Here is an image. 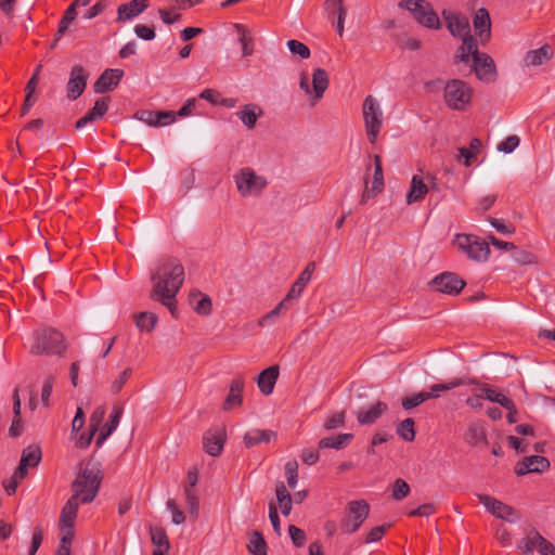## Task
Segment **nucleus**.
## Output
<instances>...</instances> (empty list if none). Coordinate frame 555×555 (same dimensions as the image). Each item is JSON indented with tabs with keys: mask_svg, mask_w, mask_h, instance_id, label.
<instances>
[{
	"mask_svg": "<svg viewBox=\"0 0 555 555\" xmlns=\"http://www.w3.org/2000/svg\"><path fill=\"white\" fill-rule=\"evenodd\" d=\"M553 55L552 49L548 44H544L539 49L530 50L525 56L527 66H540L547 62Z\"/></svg>",
	"mask_w": 555,
	"mask_h": 555,
	"instance_id": "obj_32",
	"label": "nucleus"
},
{
	"mask_svg": "<svg viewBox=\"0 0 555 555\" xmlns=\"http://www.w3.org/2000/svg\"><path fill=\"white\" fill-rule=\"evenodd\" d=\"M275 495H276L279 505H283V504L293 502V498H292L289 491L287 490L286 486L282 481H279L275 485Z\"/></svg>",
	"mask_w": 555,
	"mask_h": 555,
	"instance_id": "obj_56",
	"label": "nucleus"
},
{
	"mask_svg": "<svg viewBox=\"0 0 555 555\" xmlns=\"http://www.w3.org/2000/svg\"><path fill=\"white\" fill-rule=\"evenodd\" d=\"M324 5L330 14L346 15L343 0H326Z\"/></svg>",
	"mask_w": 555,
	"mask_h": 555,
	"instance_id": "obj_62",
	"label": "nucleus"
},
{
	"mask_svg": "<svg viewBox=\"0 0 555 555\" xmlns=\"http://www.w3.org/2000/svg\"><path fill=\"white\" fill-rule=\"evenodd\" d=\"M414 425L413 418H405L397 426V435L404 441L412 442L415 439Z\"/></svg>",
	"mask_w": 555,
	"mask_h": 555,
	"instance_id": "obj_44",
	"label": "nucleus"
},
{
	"mask_svg": "<svg viewBox=\"0 0 555 555\" xmlns=\"http://www.w3.org/2000/svg\"><path fill=\"white\" fill-rule=\"evenodd\" d=\"M184 494L188 505V512L193 519H197L199 513V501L194 489L184 487Z\"/></svg>",
	"mask_w": 555,
	"mask_h": 555,
	"instance_id": "obj_46",
	"label": "nucleus"
},
{
	"mask_svg": "<svg viewBox=\"0 0 555 555\" xmlns=\"http://www.w3.org/2000/svg\"><path fill=\"white\" fill-rule=\"evenodd\" d=\"M102 478L99 464L91 465L88 462L83 466V463H80L77 476L72 482V496L78 499L82 504L91 503L98 495Z\"/></svg>",
	"mask_w": 555,
	"mask_h": 555,
	"instance_id": "obj_2",
	"label": "nucleus"
},
{
	"mask_svg": "<svg viewBox=\"0 0 555 555\" xmlns=\"http://www.w3.org/2000/svg\"><path fill=\"white\" fill-rule=\"evenodd\" d=\"M475 34L480 38L482 44L491 38V18L486 8H479L473 17Z\"/></svg>",
	"mask_w": 555,
	"mask_h": 555,
	"instance_id": "obj_18",
	"label": "nucleus"
},
{
	"mask_svg": "<svg viewBox=\"0 0 555 555\" xmlns=\"http://www.w3.org/2000/svg\"><path fill=\"white\" fill-rule=\"evenodd\" d=\"M189 301L193 305V309L201 315H209L211 313V299L207 295H203L199 291H191Z\"/></svg>",
	"mask_w": 555,
	"mask_h": 555,
	"instance_id": "obj_31",
	"label": "nucleus"
},
{
	"mask_svg": "<svg viewBox=\"0 0 555 555\" xmlns=\"http://www.w3.org/2000/svg\"><path fill=\"white\" fill-rule=\"evenodd\" d=\"M479 53L476 38L474 36H467V38L463 39L462 46L454 55V63H468L470 57L474 61Z\"/></svg>",
	"mask_w": 555,
	"mask_h": 555,
	"instance_id": "obj_23",
	"label": "nucleus"
},
{
	"mask_svg": "<svg viewBox=\"0 0 555 555\" xmlns=\"http://www.w3.org/2000/svg\"><path fill=\"white\" fill-rule=\"evenodd\" d=\"M167 508L172 513V522L175 525H181L185 521L184 513L178 507L175 500L170 499L167 501Z\"/></svg>",
	"mask_w": 555,
	"mask_h": 555,
	"instance_id": "obj_59",
	"label": "nucleus"
},
{
	"mask_svg": "<svg viewBox=\"0 0 555 555\" xmlns=\"http://www.w3.org/2000/svg\"><path fill=\"white\" fill-rule=\"evenodd\" d=\"M287 47L293 54L299 55L304 60L310 57L311 53H310V49L308 48V46L298 40H295V39L288 40Z\"/></svg>",
	"mask_w": 555,
	"mask_h": 555,
	"instance_id": "obj_50",
	"label": "nucleus"
},
{
	"mask_svg": "<svg viewBox=\"0 0 555 555\" xmlns=\"http://www.w3.org/2000/svg\"><path fill=\"white\" fill-rule=\"evenodd\" d=\"M262 114L263 111L258 105L245 104L236 113V116L247 127V129H253L256 126L258 118L262 116Z\"/></svg>",
	"mask_w": 555,
	"mask_h": 555,
	"instance_id": "obj_29",
	"label": "nucleus"
},
{
	"mask_svg": "<svg viewBox=\"0 0 555 555\" xmlns=\"http://www.w3.org/2000/svg\"><path fill=\"white\" fill-rule=\"evenodd\" d=\"M365 131L369 141L374 144L383 126V112L378 101L367 95L362 105Z\"/></svg>",
	"mask_w": 555,
	"mask_h": 555,
	"instance_id": "obj_5",
	"label": "nucleus"
},
{
	"mask_svg": "<svg viewBox=\"0 0 555 555\" xmlns=\"http://www.w3.org/2000/svg\"><path fill=\"white\" fill-rule=\"evenodd\" d=\"M477 385H480V388H479L480 392H478L477 390H474V393L477 398H486L487 400H489L491 402L499 403L503 408H508V405L509 406L512 405V400L509 398H507L504 395H502L501 392H498L496 390L492 389L489 385L480 384L479 382Z\"/></svg>",
	"mask_w": 555,
	"mask_h": 555,
	"instance_id": "obj_30",
	"label": "nucleus"
},
{
	"mask_svg": "<svg viewBox=\"0 0 555 555\" xmlns=\"http://www.w3.org/2000/svg\"><path fill=\"white\" fill-rule=\"evenodd\" d=\"M67 349L64 335L55 328L47 327L35 333L30 347L33 354H62Z\"/></svg>",
	"mask_w": 555,
	"mask_h": 555,
	"instance_id": "obj_3",
	"label": "nucleus"
},
{
	"mask_svg": "<svg viewBox=\"0 0 555 555\" xmlns=\"http://www.w3.org/2000/svg\"><path fill=\"white\" fill-rule=\"evenodd\" d=\"M480 147L481 140L478 138H473L469 142V147L462 146L457 149L459 155L456 156V159L459 162L463 159L464 165L469 167L472 165V159L476 158Z\"/></svg>",
	"mask_w": 555,
	"mask_h": 555,
	"instance_id": "obj_34",
	"label": "nucleus"
},
{
	"mask_svg": "<svg viewBox=\"0 0 555 555\" xmlns=\"http://www.w3.org/2000/svg\"><path fill=\"white\" fill-rule=\"evenodd\" d=\"M134 33L139 38L146 40V41L153 40L156 36V34L152 27L146 26V25H141V24H138L134 27Z\"/></svg>",
	"mask_w": 555,
	"mask_h": 555,
	"instance_id": "obj_64",
	"label": "nucleus"
},
{
	"mask_svg": "<svg viewBox=\"0 0 555 555\" xmlns=\"http://www.w3.org/2000/svg\"><path fill=\"white\" fill-rule=\"evenodd\" d=\"M370 505L365 500H356L348 503L347 515L341 520L340 529L345 533L356 532L367 518Z\"/></svg>",
	"mask_w": 555,
	"mask_h": 555,
	"instance_id": "obj_9",
	"label": "nucleus"
},
{
	"mask_svg": "<svg viewBox=\"0 0 555 555\" xmlns=\"http://www.w3.org/2000/svg\"><path fill=\"white\" fill-rule=\"evenodd\" d=\"M352 438H353L352 434H339L336 437H325L319 441V448L320 449L332 448V449L340 450V449H344L345 447H347V444L351 441Z\"/></svg>",
	"mask_w": 555,
	"mask_h": 555,
	"instance_id": "obj_37",
	"label": "nucleus"
},
{
	"mask_svg": "<svg viewBox=\"0 0 555 555\" xmlns=\"http://www.w3.org/2000/svg\"><path fill=\"white\" fill-rule=\"evenodd\" d=\"M109 102L111 99L108 96L100 98L95 101L94 106L90 111L95 117H98V119H100L106 114Z\"/></svg>",
	"mask_w": 555,
	"mask_h": 555,
	"instance_id": "obj_55",
	"label": "nucleus"
},
{
	"mask_svg": "<svg viewBox=\"0 0 555 555\" xmlns=\"http://www.w3.org/2000/svg\"><path fill=\"white\" fill-rule=\"evenodd\" d=\"M227 434L224 428L217 430H209L203 437V447L207 454L211 456H219L223 450Z\"/></svg>",
	"mask_w": 555,
	"mask_h": 555,
	"instance_id": "obj_19",
	"label": "nucleus"
},
{
	"mask_svg": "<svg viewBox=\"0 0 555 555\" xmlns=\"http://www.w3.org/2000/svg\"><path fill=\"white\" fill-rule=\"evenodd\" d=\"M288 533L295 546L301 547L305 544L306 533L302 529L291 525L288 526Z\"/></svg>",
	"mask_w": 555,
	"mask_h": 555,
	"instance_id": "obj_57",
	"label": "nucleus"
},
{
	"mask_svg": "<svg viewBox=\"0 0 555 555\" xmlns=\"http://www.w3.org/2000/svg\"><path fill=\"white\" fill-rule=\"evenodd\" d=\"M79 500L70 496L63 506L60 515V528H74L75 519L77 518Z\"/></svg>",
	"mask_w": 555,
	"mask_h": 555,
	"instance_id": "obj_25",
	"label": "nucleus"
},
{
	"mask_svg": "<svg viewBox=\"0 0 555 555\" xmlns=\"http://www.w3.org/2000/svg\"><path fill=\"white\" fill-rule=\"evenodd\" d=\"M400 7L411 12L413 17L423 26L430 29H439L441 27L438 14L433 10L431 5L425 0H403Z\"/></svg>",
	"mask_w": 555,
	"mask_h": 555,
	"instance_id": "obj_8",
	"label": "nucleus"
},
{
	"mask_svg": "<svg viewBox=\"0 0 555 555\" xmlns=\"http://www.w3.org/2000/svg\"><path fill=\"white\" fill-rule=\"evenodd\" d=\"M89 74L81 65H74L70 69L67 81V98L69 100L78 99L85 91Z\"/></svg>",
	"mask_w": 555,
	"mask_h": 555,
	"instance_id": "obj_13",
	"label": "nucleus"
},
{
	"mask_svg": "<svg viewBox=\"0 0 555 555\" xmlns=\"http://www.w3.org/2000/svg\"><path fill=\"white\" fill-rule=\"evenodd\" d=\"M442 17L452 36L461 37L462 40L467 38V36H472L467 17L448 10L442 12Z\"/></svg>",
	"mask_w": 555,
	"mask_h": 555,
	"instance_id": "obj_12",
	"label": "nucleus"
},
{
	"mask_svg": "<svg viewBox=\"0 0 555 555\" xmlns=\"http://www.w3.org/2000/svg\"><path fill=\"white\" fill-rule=\"evenodd\" d=\"M275 435L273 430L253 429L245 434L244 442L247 448H251L261 442H269Z\"/></svg>",
	"mask_w": 555,
	"mask_h": 555,
	"instance_id": "obj_36",
	"label": "nucleus"
},
{
	"mask_svg": "<svg viewBox=\"0 0 555 555\" xmlns=\"http://www.w3.org/2000/svg\"><path fill=\"white\" fill-rule=\"evenodd\" d=\"M243 389H244V379L242 376H236L232 379L230 384V389L227 398L223 401V410L230 411L235 406L242 404L243 401Z\"/></svg>",
	"mask_w": 555,
	"mask_h": 555,
	"instance_id": "obj_21",
	"label": "nucleus"
},
{
	"mask_svg": "<svg viewBox=\"0 0 555 555\" xmlns=\"http://www.w3.org/2000/svg\"><path fill=\"white\" fill-rule=\"evenodd\" d=\"M472 70L475 73L476 77L481 81L491 82L495 80V63L492 60V57L487 53L480 52L478 56H476V59L474 60Z\"/></svg>",
	"mask_w": 555,
	"mask_h": 555,
	"instance_id": "obj_14",
	"label": "nucleus"
},
{
	"mask_svg": "<svg viewBox=\"0 0 555 555\" xmlns=\"http://www.w3.org/2000/svg\"><path fill=\"white\" fill-rule=\"evenodd\" d=\"M537 538H542V535L537 531H531L519 542L518 548L525 554H532L534 550L538 551L540 544Z\"/></svg>",
	"mask_w": 555,
	"mask_h": 555,
	"instance_id": "obj_45",
	"label": "nucleus"
},
{
	"mask_svg": "<svg viewBox=\"0 0 555 555\" xmlns=\"http://www.w3.org/2000/svg\"><path fill=\"white\" fill-rule=\"evenodd\" d=\"M248 551L253 555H267V542L259 531H253L247 544Z\"/></svg>",
	"mask_w": 555,
	"mask_h": 555,
	"instance_id": "obj_39",
	"label": "nucleus"
},
{
	"mask_svg": "<svg viewBox=\"0 0 555 555\" xmlns=\"http://www.w3.org/2000/svg\"><path fill=\"white\" fill-rule=\"evenodd\" d=\"M372 186L375 192H382L384 189V175H383V167H382V157L379 155L374 156V178H373Z\"/></svg>",
	"mask_w": 555,
	"mask_h": 555,
	"instance_id": "obj_47",
	"label": "nucleus"
},
{
	"mask_svg": "<svg viewBox=\"0 0 555 555\" xmlns=\"http://www.w3.org/2000/svg\"><path fill=\"white\" fill-rule=\"evenodd\" d=\"M149 0H131L128 3H122L117 9V21L126 22L134 16L141 14L149 8Z\"/></svg>",
	"mask_w": 555,
	"mask_h": 555,
	"instance_id": "obj_20",
	"label": "nucleus"
},
{
	"mask_svg": "<svg viewBox=\"0 0 555 555\" xmlns=\"http://www.w3.org/2000/svg\"><path fill=\"white\" fill-rule=\"evenodd\" d=\"M150 533L152 543L156 546L153 552L162 551V554L165 555V553L170 548V543L166 530L162 527L152 526L150 528Z\"/></svg>",
	"mask_w": 555,
	"mask_h": 555,
	"instance_id": "obj_35",
	"label": "nucleus"
},
{
	"mask_svg": "<svg viewBox=\"0 0 555 555\" xmlns=\"http://www.w3.org/2000/svg\"><path fill=\"white\" fill-rule=\"evenodd\" d=\"M135 117L150 126H159V120L157 119V112L143 109L137 112Z\"/></svg>",
	"mask_w": 555,
	"mask_h": 555,
	"instance_id": "obj_60",
	"label": "nucleus"
},
{
	"mask_svg": "<svg viewBox=\"0 0 555 555\" xmlns=\"http://www.w3.org/2000/svg\"><path fill=\"white\" fill-rule=\"evenodd\" d=\"M280 369L278 365L269 366L260 372L257 377V384L259 390L264 395L269 396L272 393L275 383L279 378Z\"/></svg>",
	"mask_w": 555,
	"mask_h": 555,
	"instance_id": "obj_22",
	"label": "nucleus"
},
{
	"mask_svg": "<svg viewBox=\"0 0 555 555\" xmlns=\"http://www.w3.org/2000/svg\"><path fill=\"white\" fill-rule=\"evenodd\" d=\"M330 79L325 69L315 68L312 74V100L313 103L323 98L324 92L328 88Z\"/></svg>",
	"mask_w": 555,
	"mask_h": 555,
	"instance_id": "obj_27",
	"label": "nucleus"
},
{
	"mask_svg": "<svg viewBox=\"0 0 555 555\" xmlns=\"http://www.w3.org/2000/svg\"><path fill=\"white\" fill-rule=\"evenodd\" d=\"M289 300H286V297L270 312L261 317L258 321L259 326H264L268 324L271 320L278 318L282 311L283 308H286V305Z\"/></svg>",
	"mask_w": 555,
	"mask_h": 555,
	"instance_id": "obj_53",
	"label": "nucleus"
},
{
	"mask_svg": "<svg viewBox=\"0 0 555 555\" xmlns=\"http://www.w3.org/2000/svg\"><path fill=\"white\" fill-rule=\"evenodd\" d=\"M235 184L238 193L244 196H259L268 182L264 177L256 173L250 168H242L234 176Z\"/></svg>",
	"mask_w": 555,
	"mask_h": 555,
	"instance_id": "obj_6",
	"label": "nucleus"
},
{
	"mask_svg": "<svg viewBox=\"0 0 555 555\" xmlns=\"http://www.w3.org/2000/svg\"><path fill=\"white\" fill-rule=\"evenodd\" d=\"M345 418H346L345 411L336 412L325 421L324 428L326 430H332L337 427H341L345 425Z\"/></svg>",
	"mask_w": 555,
	"mask_h": 555,
	"instance_id": "obj_54",
	"label": "nucleus"
},
{
	"mask_svg": "<svg viewBox=\"0 0 555 555\" xmlns=\"http://www.w3.org/2000/svg\"><path fill=\"white\" fill-rule=\"evenodd\" d=\"M520 143V140L517 135L513 134L507 137L504 141H502L498 145V150L503 153H512Z\"/></svg>",
	"mask_w": 555,
	"mask_h": 555,
	"instance_id": "obj_58",
	"label": "nucleus"
},
{
	"mask_svg": "<svg viewBox=\"0 0 555 555\" xmlns=\"http://www.w3.org/2000/svg\"><path fill=\"white\" fill-rule=\"evenodd\" d=\"M76 9L74 8V5H69L59 23V37H62L66 33L69 24L76 18Z\"/></svg>",
	"mask_w": 555,
	"mask_h": 555,
	"instance_id": "obj_49",
	"label": "nucleus"
},
{
	"mask_svg": "<svg viewBox=\"0 0 555 555\" xmlns=\"http://www.w3.org/2000/svg\"><path fill=\"white\" fill-rule=\"evenodd\" d=\"M238 33V41L242 44V52L244 56H249L254 53L253 37L248 29L242 24L234 25Z\"/></svg>",
	"mask_w": 555,
	"mask_h": 555,
	"instance_id": "obj_40",
	"label": "nucleus"
},
{
	"mask_svg": "<svg viewBox=\"0 0 555 555\" xmlns=\"http://www.w3.org/2000/svg\"><path fill=\"white\" fill-rule=\"evenodd\" d=\"M472 384H478V380L475 378H457L456 377V378H452L451 380H449L447 383L433 385L430 387L429 392L438 395V392H440V391H448V390L454 389L460 386L472 385Z\"/></svg>",
	"mask_w": 555,
	"mask_h": 555,
	"instance_id": "obj_38",
	"label": "nucleus"
},
{
	"mask_svg": "<svg viewBox=\"0 0 555 555\" xmlns=\"http://www.w3.org/2000/svg\"><path fill=\"white\" fill-rule=\"evenodd\" d=\"M122 415V408L121 406H114L113 411L109 415V420L106 422L104 427L102 428L100 435L96 438L95 444L96 447H101L102 443L112 435V433L117 428L120 418Z\"/></svg>",
	"mask_w": 555,
	"mask_h": 555,
	"instance_id": "obj_28",
	"label": "nucleus"
},
{
	"mask_svg": "<svg viewBox=\"0 0 555 555\" xmlns=\"http://www.w3.org/2000/svg\"><path fill=\"white\" fill-rule=\"evenodd\" d=\"M132 374V369L127 367L122 372H120L111 383L109 385V391L113 395H117L122 389L124 385L127 383V380L130 378Z\"/></svg>",
	"mask_w": 555,
	"mask_h": 555,
	"instance_id": "obj_48",
	"label": "nucleus"
},
{
	"mask_svg": "<svg viewBox=\"0 0 555 555\" xmlns=\"http://www.w3.org/2000/svg\"><path fill=\"white\" fill-rule=\"evenodd\" d=\"M453 244L475 261H486L489 258L490 247L488 242L476 235L457 234Z\"/></svg>",
	"mask_w": 555,
	"mask_h": 555,
	"instance_id": "obj_7",
	"label": "nucleus"
},
{
	"mask_svg": "<svg viewBox=\"0 0 555 555\" xmlns=\"http://www.w3.org/2000/svg\"><path fill=\"white\" fill-rule=\"evenodd\" d=\"M154 283L151 297L166 306L175 317L177 311L176 295L184 281V268L176 260H166L152 274Z\"/></svg>",
	"mask_w": 555,
	"mask_h": 555,
	"instance_id": "obj_1",
	"label": "nucleus"
},
{
	"mask_svg": "<svg viewBox=\"0 0 555 555\" xmlns=\"http://www.w3.org/2000/svg\"><path fill=\"white\" fill-rule=\"evenodd\" d=\"M550 467V461L545 456L530 455L525 456L515 466V474L524 476L529 473H542Z\"/></svg>",
	"mask_w": 555,
	"mask_h": 555,
	"instance_id": "obj_17",
	"label": "nucleus"
},
{
	"mask_svg": "<svg viewBox=\"0 0 555 555\" xmlns=\"http://www.w3.org/2000/svg\"><path fill=\"white\" fill-rule=\"evenodd\" d=\"M429 286L435 292L456 296L466 286V282L459 274L446 271L435 276L429 282Z\"/></svg>",
	"mask_w": 555,
	"mask_h": 555,
	"instance_id": "obj_10",
	"label": "nucleus"
},
{
	"mask_svg": "<svg viewBox=\"0 0 555 555\" xmlns=\"http://www.w3.org/2000/svg\"><path fill=\"white\" fill-rule=\"evenodd\" d=\"M515 262L526 266L535 262V256L527 250H519L513 255Z\"/></svg>",
	"mask_w": 555,
	"mask_h": 555,
	"instance_id": "obj_63",
	"label": "nucleus"
},
{
	"mask_svg": "<svg viewBox=\"0 0 555 555\" xmlns=\"http://www.w3.org/2000/svg\"><path fill=\"white\" fill-rule=\"evenodd\" d=\"M124 77V70L118 68H107L93 83L95 93H105L114 90Z\"/></svg>",
	"mask_w": 555,
	"mask_h": 555,
	"instance_id": "obj_16",
	"label": "nucleus"
},
{
	"mask_svg": "<svg viewBox=\"0 0 555 555\" xmlns=\"http://www.w3.org/2000/svg\"><path fill=\"white\" fill-rule=\"evenodd\" d=\"M388 411L387 403L377 401L367 410H359L357 412V421L360 425H370L376 422L378 417Z\"/></svg>",
	"mask_w": 555,
	"mask_h": 555,
	"instance_id": "obj_24",
	"label": "nucleus"
},
{
	"mask_svg": "<svg viewBox=\"0 0 555 555\" xmlns=\"http://www.w3.org/2000/svg\"><path fill=\"white\" fill-rule=\"evenodd\" d=\"M438 397H439V395L423 391V392L414 393L410 397L402 398L401 405L403 406L404 410H411L415 406H418L420 404H422L423 402H425L428 399L438 398Z\"/></svg>",
	"mask_w": 555,
	"mask_h": 555,
	"instance_id": "obj_42",
	"label": "nucleus"
},
{
	"mask_svg": "<svg viewBox=\"0 0 555 555\" xmlns=\"http://www.w3.org/2000/svg\"><path fill=\"white\" fill-rule=\"evenodd\" d=\"M285 474L289 488L295 489L298 481V463L293 460L286 463Z\"/></svg>",
	"mask_w": 555,
	"mask_h": 555,
	"instance_id": "obj_52",
	"label": "nucleus"
},
{
	"mask_svg": "<svg viewBox=\"0 0 555 555\" xmlns=\"http://www.w3.org/2000/svg\"><path fill=\"white\" fill-rule=\"evenodd\" d=\"M410 493V486L405 480L398 478L396 479L392 487V498L397 501L403 500Z\"/></svg>",
	"mask_w": 555,
	"mask_h": 555,
	"instance_id": "obj_51",
	"label": "nucleus"
},
{
	"mask_svg": "<svg viewBox=\"0 0 555 555\" xmlns=\"http://www.w3.org/2000/svg\"><path fill=\"white\" fill-rule=\"evenodd\" d=\"M315 269V262L311 261L307 264L306 269L300 273L296 282L293 284L286 295V300L298 298L308 282L311 280L312 272Z\"/></svg>",
	"mask_w": 555,
	"mask_h": 555,
	"instance_id": "obj_26",
	"label": "nucleus"
},
{
	"mask_svg": "<svg viewBox=\"0 0 555 555\" xmlns=\"http://www.w3.org/2000/svg\"><path fill=\"white\" fill-rule=\"evenodd\" d=\"M465 441L473 447L486 441V431L483 426L477 423L470 424L465 434Z\"/></svg>",
	"mask_w": 555,
	"mask_h": 555,
	"instance_id": "obj_41",
	"label": "nucleus"
},
{
	"mask_svg": "<svg viewBox=\"0 0 555 555\" xmlns=\"http://www.w3.org/2000/svg\"><path fill=\"white\" fill-rule=\"evenodd\" d=\"M474 89L464 80L451 79L443 88V99L447 106L454 111H465L473 99Z\"/></svg>",
	"mask_w": 555,
	"mask_h": 555,
	"instance_id": "obj_4",
	"label": "nucleus"
},
{
	"mask_svg": "<svg viewBox=\"0 0 555 555\" xmlns=\"http://www.w3.org/2000/svg\"><path fill=\"white\" fill-rule=\"evenodd\" d=\"M41 456L42 452L39 446L30 444L26 447L22 452L20 465L15 469V477L25 478L28 474V468L39 465Z\"/></svg>",
	"mask_w": 555,
	"mask_h": 555,
	"instance_id": "obj_15",
	"label": "nucleus"
},
{
	"mask_svg": "<svg viewBox=\"0 0 555 555\" xmlns=\"http://www.w3.org/2000/svg\"><path fill=\"white\" fill-rule=\"evenodd\" d=\"M429 186L418 176H413L410 191L406 194L408 204H413L422 201L428 193Z\"/></svg>",
	"mask_w": 555,
	"mask_h": 555,
	"instance_id": "obj_33",
	"label": "nucleus"
},
{
	"mask_svg": "<svg viewBox=\"0 0 555 555\" xmlns=\"http://www.w3.org/2000/svg\"><path fill=\"white\" fill-rule=\"evenodd\" d=\"M105 410L103 406H98L91 414L89 420V427L93 429V431H98L101 423L104 418Z\"/></svg>",
	"mask_w": 555,
	"mask_h": 555,
	"instance_id": "obj_61",
	"label": "nucleus"
},
{
	"mask_svg": "<svg viewBox=\"0 0 555 555\" xmlns=\"http://www.w3.org/2000/svg\"><path fill=\"white\" fill-rule=\"evenodd\" d=\"M478 500L487 511L496 518L511 522H517L520 520V515L514 507L489 494H478Z\"/></svg>",
	"mask_w": 555,
	"mask_h": 555,
	"instance_id": "obj_11",
	"label": "nucleus"
},
{
	"mask_svg": "<svg viewBox=\"0 0 555 555\" xmlns=\"http://www.w3.org/2000/svg\"><path fill=\"white\" fill-rule=\"evenodd\" d=\"M137 321L135 324L141 331L152 332L158 321L155 313L152 312H140L134 314Z\"/></svg>",
	"mask_w": 555,
	"mask_h": 555,
	"instance_id": "obj_43",
	"label": "nucleus"
}]
</instances>
